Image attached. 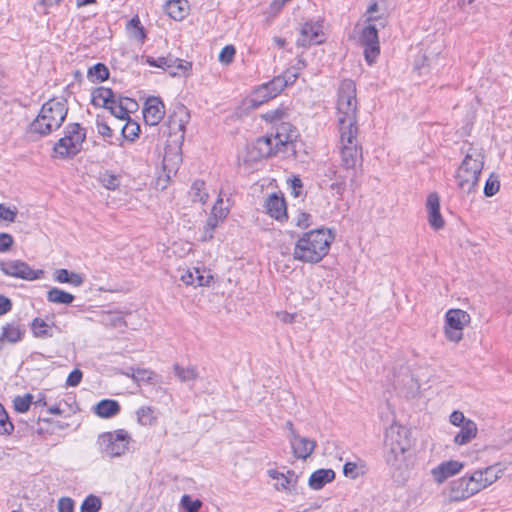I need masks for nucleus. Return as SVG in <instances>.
<instances>
[{"label":"nucleus","instance_id":"nucleus-1","mask_svg":"<svg viewBox=\"0 0 512 512\" xmlns=\"http://www.w3.org/2000/svg\"><path fill=\"white\" fill-rule=\"evenodd\" d=\"M334 238L333 232L327 228L306 232L296 242L293 258L302 263H319L328 254Z\"/></svg>","mask_w":512,"mask_h":512},{"label":"nucleus","instance_id":"nucleus-2","mask_svg":"<svg viewBox=\"0 0 512 512\" xmlns=\"http://www.w3.org/2000/svg\"><path fill=\"white\" fill-rule=\"evenodd\" d=\"M297 129L288 123H281L275 137L262 136L253 144L250 155L254 160L271 157L277 154L282 148L285 151L291 150L295 153V139L297 138Z\"/></svg>","mask_w":512,"mask_h":512},{"label":"nucleus","instance_id":"nucleus-3","mask_svg":"<svg viewBox=\"0 0 512 512\" xmlns=\"http://www.w3.org/2000/svg\"><path fill=\"white\" fill-rule=\"evenodd\" d=\"M341 147V166L351 172L350 187L354 191L359 187L356 165L362 161V148L358 145V128L339 129Z\"/></svg>","mask_w":512,"mask_h":512},{"label":"nucleus","instance_id":"nucleus-4","mask_svg":"<svg viewBox=\"0 0 512 512\" xmlns=\"http://www.w3.org/2000/svg\"><path fill=\"white\" fill-rule=\"evenodd\" d=\"M337 111L339 129L358 128L356 85L351 79H344L339 85Z\"/></svg>","mask_w":512,"mask_h":512},{"label":"nucleus","instance_id":"nucleus-5","mask_svg":"<svg viewBox=\"0 0 512 512\" xmlns=\"http://www.w3.org/2000/svg\"><path fill=\"white\" fill-rule=\"evenodd\" d=\"M86 139V129L79 123H69L64 129V136L53 146V158L73 159L82 150Z\"/></svg>","mask_w":512,"mask_h":512},{"label":"nucleus","instance_id":"nucleus-6","mask_svg":"<svg viewBox=\"0 0 512 512\" xmlns=\"http://www.w3.org/2000/svg\"><path fill=\"white\" fill-rule=\"evenodd\" d=\"M484 156L478 149L470 147L461 165L458 168L456 178L458 186L463 191L470 193L477 186L479 176L483 169Z\"/></svg>","mask_w":512,"mask_h":512},{"label":"nucleus","instance_id":"nucleus-7","mask_svg":"<svg viewBox=\"0 0 512 512\" xmlns=\"http://www.w3.org/2000/svg\"><path fill=\"white\" fill-rule=\"evenodd\" d=\"M130 436L123 429L114 432H106L99 436L98 445L100 451L107 457H119L128 450Z\"/></svg>","mask_w":512,"mask_h":512},{"label":"nucleus","instance_id":"nucleus-8","mask_svg":"<svg viewBox=\"0 0 512 512\" xmlns=\"http://www.w3.org/2000/svg\"><path fill=\"white\" fill-rule=\"evenodd\" d=\"M470 321V315L461 309H450L445 316V335L448 340L459 342L463 328Z\"/></svg>","mask_w":512,"mask_h":512},{"label":"nucleus","instance_id":"nucleus-9","mask_svg":"<svg viewBox=\"0 0 512 512\" xmlns=\"http://www.w3.org/2000/svg\"><path fill=\"white\" fill-rule=\"evenodd\" d=\"M0 270L7 276L27 281L41 279L44 276L43 270H34L22 260L1 261Z\"/></svg>","mask_w":512,"mask_h":512},{"label":"nucleus","instance_id":"nucleus-10","mask_svg":"<svg viewBox=\"0 0 512 512\" xmlns=\"http://www.w3.org/2000/svg\"><path fill=\"white\" fill-rule=\"evenodd\" d=\"M360 45L364 48L366 62L371 65L380 54L378 30L374 24L365 26L359 37Z\"/></svg>","mask_w":512,"mask_h":512},{"label":"nucleus","instance_id":"nucleus-11","mask_svg":"<svg viewBox=\"0 0 512 512\" xmlns=\"http://www.w3.org/2000/svg\"><path fill=\"white\" fill-rule=\"evenodd\" d=\"M411 432L405 426L393 424L385 433V443L388 447H393V453L406 452L411 446Z\"/></svg>","mask_w":512,"mask_h":512},{"label":"nucleus","instance_id":"nucleus-12","mask_svg":"<svg viewBox=\"0 0 512 512\" xmlns=\"http://www.w3.org/2000/svg\"><path fill=\"white\" fill-rule=\"evenodd\" d=\"M146 63L152 67L161 68L163 70H168L172 76H176L179 74V71L186 72L191 69V62H187L181 60L179 58H175L171 55L166 57H158L154 58L152 56L146 57Z\"/></svg>","mask_w":512,"mask_h":512},{"label":"nucleus","instance_id":"nucleus-13","mask_svg":"<svg viewBox=\"0 0 512 512\" xmlns=\"http://www.w3.org/2000/svg\"><path fill=\"white\" fill-rule=\"evenodd\" d=\"M301 36L297 40V45L308 47L312 44L323 42V26L319 21L305 22L300 30Z\"/></svg>","mask_w":512,"mask_h":512},{"label":"nucleus","instance_id":"nucleus-14","mask_svg":"<svg viewBox=\"0 0 512 512\" xmlns=\"http://www.w3.org/2000/svg\"><path fill=\"white\" fill-rule=\"evenodd\" d=\"M165 115V106L160 97L147 98L143 108V118L150 126L158 125Z\"/></svg>","mask_w":512,"mask_h":512},{"label":"nucleus","instance_id":"nucleus-15","mask_svg":"<svg viewBox=\"0 0 512 512\" xmlns=\"http://www.w3.org/2000/svg\"><path fill=\"white\" fill-rule=\"evenodd\" d=\"M57 120L58 119L53 118V116H47L46 113L40 111L34 121L29 125V132L40 136H47L62 126L58 124Z\"/></svg>","mask_w":512,"mask_h":512},{"label":"nucleus","instance_id":"nucleus-16","mask_svg":"<svg viewBox=\"0 0 512 512\" xmlns=\"http://www.w3.org/2000/svg\"><path fill=\"white\" fill-rule=\"evenodd\" d=\"M292 452L297 459H307L316 448V441L307 437L300 436L297 432H293V437L289 439Z\"/></svg>","mask_w":512,"mask_h":512},{"label":"nucleus","instance_id":"nucleus-17","mask_svg":"<svg viewBox=\"0 0 512 512\" xmlns=\"http://www.w3.org/2000/svg\"><path fill=\"white\" fill-rule=\"evenodd\" d=\"M267 214L277 221L288 218L286 201L282 195L273 193L268 196L264 204Z\"/></svg>","mask_w":512,"mask_h":512},{"label":"nucleus","instance_id":"nucleus-18","mask_svg":"<svg viewBox=\"0 0 512 512\" xmlns=\"http://www.w3.org/2000/svg\"><path fill=\"white\" fill-rule=\"evenodd\" d=\"M426 208L430 226L434 230L442 229L445 225V221L440 213V198L437 193L433 192L428 195Z\"/></svg>","mask_w":512,"mask_h":512},{"label":"nucleus","instance_id":"nucleus-19","mask_svg":"<svg viewBox=\"0 0 512 512\" xmlns=\"http://www.w3.org/2000/svg\"><path fill=\"white\" fill-rule=\"evenodd\" d=\"M41 112L58 119V124L62 125L68 114L67 101L64 98L50 99L42 105Z\"/></svg>","mask_w":512,"mask_h":512},{"label":"nucleus","instance_id":"nucleus-20","mask_svg":"<svg viewBox=\"0 0 512 512\" xmlns=\"http://www.w3.org/2000/svg\"><path fill=\"white\" fill-rule=\"evenodd\" d=\"M476 494V486L471 484L468 476H463L451 483V498L455 501L467 499Z\"/></svg>","mask_w":512,"mask_h":512},{"label":"nucleus","instance_id":"nucleus-21","mask_svg":"<svg viewBox=\"0 0 512 512\" xmlns=\"http://www.w3.org/2000/svg\"><path fill=\"white\" fill-rule=\"evenodd\" d=\"M462 467V463L458 461H446L432 469V475L436 482L443 483L449 477L457 474L462 469Z\"/></svg>","mask_w":512,"mask_h":512},{"label":"nucleus","instance_id":"nucleus-22","mask_svg":"<svg viewBox=\"0 0 512 512\" xmlns=\"http://www.w3.org/2000/svg\"><path fill=\"white\" fill-rule=\"evenodd\" d=\"M212 275L205 270H201L200 268H193V270H187L184 274L181 275V280L186 285L193 286H208Z\"/></svg>","mask_w":512,"mask_h":512},{"label":"nucleus","instance_id":"nucleus-23","mask_svg":"<svg viewBox=\"0 0 512 512\" xmlns=\"http://www.w3.org/2000/svg\"><path fill=\"white\" fill-rule=\"evenodd\" d=\"M269 476L276 480L275 487L277 490H291L297 483L298 476L294 471L288 470L286 474L277 470H269Z\"/></svg>","mask_w":512,"mask_h":512},{"label":"nucleus","instance_id":"nucleus-24","mask_svg":"<svg viewBox=\"0 0 512 512\" xmlns=\"http://www.w3.org/2000/svg\"><path fill=\"white\" fill-rule=\"evenodd\" d=\"M334 479L335 472L332 469H318L310 475L308 485L313 490H320Z\"/></svg>","mask_w":512,"mask_h":512},{"label":"nucleus","instance_id":"nucleus-25","mask_svg":"<svg viewBox=\"0 0 512 512\" xmlns=\"http://www.w3.org/2000/svg\"><path fill=\"white\" fill-rule=\"evenodd\" d=\"M91 103L95 107H102L108 109L113 104L115 94L111 88L98 87L92 91Z\"/></svg>","mask_w":512,"mask_h":512},{"label":"nucleus","instance_id":"nucleus-26","mask_svg":"<svg viewBox=\"0 0 512 512\" xmlns=\"http://www.w3.org/2000/svg\"><path fill=\"white\" fill-rule=\"evenodd\" d=\"M121 410L118 401L113 399H103L93 408L94 413L100 418H111L116 416Z\"/></svg>","mask_w":512,"mask_h":512},{"label":"nucleus","instance_id":"nucleus-27","mask_svg":"<svg viewBox=\"0 0 512 512\" xmlns=\"http://www.w3.org/2000/svg\"><path fill=\"white\" fill-rule=\"evenodd\" d=\"M165 11L172 19L181 21L189 14V3L186 0H169Z\"/></svg>","mask_w":512,"mask_h":512},{"label":"nucleus","instance_id":"nucleus-28","mask_svg":"<svg viewBox=\"0 0 512 512\" xmlns=\"http://www.w3.org/2000/svg\"><path fill=\"white\" fill-rule=\"evenodd\" d=\"M460 431L454 437V443L464 445L469 443L477 435V425L473 420H468L466 424L460 426Z\"/></svg>","mask_w":512,"mask_h":512},{"label":"nucleus","instance_id":"nucleus-29","mask_svg":"<svg viewBox=\"0 0 512 512\" xmlns=\"http://www.w3.org/2000/svg\"><path fill=\"white\" fill-rule=\"evenodd\" d=\"M54 280L59 283H68L74 287H79L84 283V278L81 274L61 268L54 272Z\"/></svg>","mask_w":512,"mask_h":512},{"label":"nucleus","instance_id":"nucleus-30","mask_svg":"<svg viewBox=\"0 0 512 512\" xmlns=\"http://www.w3.org/2000/svg\"><path fill=\"white\" fill-rule=\"evenodd\" d=\"M47 301L55 304L70 305L75 300V296L65 290L52 287L47 291Z\"/></svg>","mask_w":512,"mask_h":512},{"label":"nucleus","instance_id":"nucleus-31","mask_svg":"<svg viewBox=\"0 0 512 512\" xmlns=\"http://www.w3.org/2000/svg\"><path fill=\"white\" fill-rule=\"evenodd\" d=\"M23 333L18 324L7 323L2 327L0 342L16 343L22 339Z\"/></svg>","mask_w":512,"mask_h":512},{"label":"nucleus","instance_id":"nucleus-32","mask_svg":"<svg viewBox=\"0 0 512 512\" xmlns=\"http://www.w3.org/2000/svg\"><path fill=\"white\" fill-rule=\"evenodd\" d=\"M285 87L286 82H284L279 76H276L271 81L262 84L259 87V93H270L268 97L275 98L284 90Z\"/></svg>","mask_w":512,"mask_h":512},{"label":"nucleus","instance_id":"nucleus-33","mask_svg":"<svg viewBox=\"0 0 512 512\" xmlns=\"http://www.w3.org/2000/svg\"><path fill=\"white\" fill-rule=\"evenodd\" d=\"M110 72L107 66L103 63H97L90 67L87 72L88 79L93 82H103L109 78Z\"/></svg>","mask_w":512,"mask_h":512},{"label":"nucleus","instance_id":"nucleus-34","mask_svg":"<svg viewBox=\"0 0 512 512\" xmlns=\"http://www.w3.org/2000/svg\"><path fill=\"white\" fill-rule=\"evenodd\" d=\"M173 370L181 382L194 381L199 376L198 371L194 366L182 367L179 364H174Z\"/></svg>","mask_w":512,"mask_h":512},{"label":"nucleus","instance_id":"nucleus-35","mask_svg":"<svg viewBox=\"0 0 512 512\" xmlns=\"http://www.w3.org/2000/svg\"><path fill=\"white\" fill-rule=\"evenodd\" d=\"M31 330L36 338H51L53 336L50 332L49 325L41 318L33 319Z\"/></svg>","mask_w":512,"mask_h":512},{"label":"nucleus","instance_id":"nucleus-36","mask_svg":"<svg viewBox=\"0 0 512 512\" xmlns=\"http://www.w3.org/2000/svg\"><path fill=\"white\" fill-rule=\"evenodd\" d=\"M111 115L120 120H128L130 118V107H126L123 105V100H117L116 98L108 107Z\"/></svg>","mask_w":512,"mask_h":512},{"label":"nucleus","instance_id":"nucleus-37","mask_svg":"<svg viewBox=\"0 0 512 512\" xmlns=\"http://www.w3.org/2000/svg\"><path fill=\"white\" fill-rule=\"evenodd\" d=\"M102 508L100 497L90 494L82 502L80 512H99Z\"/></svg>","mask_w":512,"mask_h":512},{"label":"nucleus","instance_id":"nucleus-38","mask_svg":"<svg viewBox=\"0 0 512 512\" xmlns=\"http://www.w3.org/2000/svg\"><path fill=\"white\" fill-rule=\"evenodd\" d=\"M192 200L205 203L208 199V193L205 191V182L202 180H196L190 190Z\"/></svg>","mask_w":512,"mask_h":512},{"label":"nucleus","instance_id":"nucleus-39","mask_svg":"<svg viewBox=\"0 0 512 512\" xmlns=\"http://www.w3.org/2000/svg\"><path fill=\"white\" fill-rule=\"evenodd\" d=\"M140 133V126L131 118L126 120V124L121 129L122 136L129 141H134Z\"/></svg>","mask_w":512,"mask_h":512},{"label":"nucleus","instance_id":"nucleus-40","mask_svg":"<svg viewBox=\"0 0 512 512\" xmlns=\"http://www.w3.org/2000/svg\"><path fill=\"white\" fill-rule=\"evenodd\" d=\"M33 396L29 393L24 396H16L13 400L14 409L18 413H26L32 404Z\"/></svg>","mask_w":512,"mask_h":512},{"label":"nucleus","instance_id":"nucleus-41","mask_svg":"<svg viewBox=\"0 0 512 512\" xmlns=\"http://www.w3.org/2000/svg\"><path fill=\"white\" fill-rule=\"evenodd\" d=\"M13 431L14 425L10 421V418L4 406L0 403V434L10 435Z\"/></svg>","mask_w":512,"mask_h":512},{"label":"nucleus","instance_id":"nucleus-42","mask_svg":"<svg viewBox=\"0 0 512 512\" xmlns=\"http://www.w3.org/2000/svg\"><path fill=\"white\" fill-rule=\"evenodd\" d=\"M499 188H500L499 177L496 174L491 173L484 185V190H483L484 195L486 197H492L499 191Z\"/></svg>","mask_w":512,"mask_h":512},{"label":"nucleus","instance_id":"nucleus-43","mask_svg":"<svg viewBox=\"0 0 512 512\" xmlns=\"http://www.w3.org/2000/svg\"><path fill=\"white\" fill-rule=\"evenodd\" d=\"M100 181L102 185L109 190H115L120 185L118 176L109 171H105L103 174H101Z\"/></svg>","mask_w":512,"mask_h":512},{"label":"nucleus","instance_id":"nucleus-44","mask_svg":"<svg viewBox=\"0 0 512 512\" xmlns=\"http://www.w3.org/2000/svg\"><path fill=\"white\" fill-rule=\"evenodd\" d=\"M287 116V109L279 107L277 109L269 110L263 114L262 118L270 123H276L283 120Z\"/></svg>","mask_w":512,"mask_h":512},{"label":"nucleus","instance_id":"nucleus-45","mask_svg":"<svg viewBox=\"0 0 512 512\" xmlns=\"http://www.w3.org/2000/svg\"><path fill=\"white\" fill-rule=\"evenodd\" d=\"M181 505L185 512H199L202 503L200 500H192L189 495H183L181 498Z\"/></svg>","mask_w":512,"mask_h":512},{"label":"nucleus","instance_id":"nucleus-46","mask_svg":"<svg viewBox=\"0 0 512 512\" xmlns=\"http://www.w3.org/2000/svg\"><path fill=\"white\" fill-rule=\"evenodd\" d=\"M137 420L141 425H152L154 417L150 407H141L137 410Z\"/></svg>","mask_w":512,"mask_h":512},{"label":"nucleus","instance_id":"nucleus-47","mask_svg":"<svg viewBox=\"0 0 512 512\" xmlns=\"http://www.w3.org/2000/svg\"><path fill=\"white\" fill-rule=\"evenodd\" d=\"M471 484L476 486V493L481 491L482 489L488 487V484L486 483L485 476L483 475L482 470H477L473 472L470 476H468Z\"/></svg>","mask_w":512,"mask_h":512},{"label":"nucleus","instance_id":"nucleus-48","mask_svg":"<svg viewBox=\"0 0 512 512\" xmlns=\"http://www.w3.org/2000/svg\"><path fill=\"white\" fill-rule=\"evenodd\" d=\"M405 452H396L393 453V447H389V450L386 452V462L391 467L398 468L400 463L404 460L403 455Z\"/></svg>","mask_w":512,"mask_h":512},{"label":"nucleus","instance_id":"nucleus-49","mask_svg":"<svg viewBox=\"0 0 512 512\" xmlns=\"http://www.w3.org/2000/svg\"><path fill=\"white\" fill-rule=\"evenodd\" d=\"M482 471L488 486L493 484L500 477L499 474L502 473V470L499 468V465L489 466Z\"/></svg>","mask_w":512,"mask_h":512},{"label":"nucleus","instance_id":"nucleus-50","mask_svg":"<svg viewBox=\"0 0 512 512\" xmlns=\"http://www.w3.org/2000/svg\"><path fill=\"white\" fill-rule=\"evenodd\" d=\"M236 54V49L233 45H226L222 48L219 54V61L223 64H230Z\"/></svg>","mask_w":512,"mask_h":512},{"label":"nucleus","instance_id":"nucleus-51","mask_svg":"<svg viewBox=\"0 0 512 512\" xmlns=\"http://www.w3.org/2000/svg\"><path fill=\"white\" fill-rule=\"evenodd\" d=\"M154 375L155 373L151 370L138 368L133 370L131 376L136 382H150L152 381Z\"/></svg>","mask_w":512,"mask_h":512},{"label":"nucleus","instance_id":"nucleus-52","mask_svg":"<svg viewBox=\"0 0 512 512\" xmlns=\"http://www.w3.org/2000/svg\"><path fill=\"white\" fill-rule=\"evenodd\" d=\"M130 27L135 29V33H134L135 38L142 40V41L146 38L144 27L141 25V22H140V19L138 16H134L128 22V28H130Z\"/></svg>","mask_w":512,"mask_h":512},{"label":"nucleus","instance_id":"nucleus-53","mask_svg":"<svg viewBox=\"0 0 512 512\" xmlns=\"http://www.w3.org/2000/svg\"><path fill=\"white\" fill-rule=\"evenodd\" d=\"M222 205H223V200L221 198H218V200L212 207L211 214H210L212 216H215L220 221H223L228 215V209L224 208Z\"/></svg>","mask_w":512,"mask_h":512},{"label":"nucleus","instance_id":"nucleus-54","mask_svg":"<svg viewBox=\"0 0 512 512\" xmlns=\"http://www.w3.org/2000/svg\"><path fill=\"white\" fill-rule=\"evenodd\" d=\"M96 126L98 133L105 137V138H111L113 136V130L110 128V126L104 121L103 118H101L99 115L96 119Z\"/></svg>","mask_w":512,"mask_h":512},{"label":"nucleus","instance_id":"nucleus-55","mask_svg":"<svg viewBox=\"0 0 512 512\" xmlns=\"http://www.w3.org/2000/svg\"><path fill=\"white\" fill-rule=\"evenodd\" d=\"M269 94L270 93H264V92L259 93V88H257L250 99L251 106L253 108H257L264 102H267L268 100L272 99L273 97H268Z\"/></svg>","mask_w":512,"mask_h":512},{"label":"nucleus","instance_id":"nucleus-56","mask_svg":"<svg viewBox=\"0 0 512 512\" xmlns=\"http://www.w3.org/2000/svg\"><path fill=\"white\" fill-rule=\"evenodd\" d=\"M17 216V209H11L4 204H0V220L14 222Z\"/></svg>","mask_w":512,"mask_h":512},{"label":"nucleus","instance_id":"nucleus-57","mask_svg":"<svg viewBox=\"0 0 512 512\" xmlns=\"http://www.w3.org/2000/svg\"><path fill=\"white\" fill-rule=\"evenodd\" d=\"M83 377V373L79 369L71 371L66 379V385L69 387H76L80 384Z\"/></svg>","mask_w":512,"mask_h":512},{"label":"nucleus","instance_id":"nucleus-58","mask_svg":"<svg viewBox=\"0 0 512 512\" xmlns=\"http://www.w3.org/2000/svg\"><path fill=\"white\" fill-rule=\"evenodd\" d=\"M295 224L301 229H306L312 224V216L309 213L300 212L296 217Z\"/></svg>","mask_w":512,"mask_h":512},{"label":"nucleus","instance_id":"nucleus-59","mask_svg":"<svg viewBox=\"0 0 512 512\" xmlns=\"http://www.w3.org/2000/svg\"><path fill=\"white\" fill-rule=\"evenodd\" d=\"M75 503L70 497H62L58 501V512H74Z\"/></svg>","mask_w":512,"mask_h":512},{"label":"nucleus","instance_id":"nucleus-60","mask_svg":"<svg viewBox=\"0 0 512 512\" xmlns=\"http://www.w3.org/2000/svg\"><path fill=\"white\" fill-rule=\"evenodd\" d=\"M14 244L13 237L8 233H0V253L7 252Z\"/></svg>","mask_w":512,"mask_h":512},{"label":"nucleus","instance_id":"nucleus-61","mask_svg":"<svg viewBox=\"0 0 512 512\" xmlns=\"http://www.w3.org/2000/svg\"><path fill=\"white\" fill-rule=\"evenodd\" d=\"M280 78H282V80L284 82H286V87L289 86V85H293L295 83V81L298 79L299 77V72H297L296 70H294V68L292 67L291 69H287L283 75H280L279 76Z\"/></svg>","mask_w":512,"mask_h":512},{"label":"nucleus","instance_id":"nucleus-62","mask_svg":"<svg viewBox=\"0 0 512 512\" xmlns=\"http://www.w3.org/2000/svg\"><path fill=\"white\" fill-rule=\"evenodd\" d=\"M469 419H467L464 414L461 412V411H453L450 415V422L451 424H453L454 426H462L464 424H466V422L468 421Z\"/></svg>","mask_w":512,"mask_h":512},{"label":"nucleus","instance_id":"nucleus-63","mask_svg":"<svg viewBox=\"0 0 512 512\" xmlns=\"http://www.w3.org/2000/svg\"><path fill=\"white\" fill-rule=\"evenodd\" d=\"M343 473L346 477L356 479L358 477L357 465L353 462H347L343 466Z\"/></svg>","mask_w":512,"mask_h":512},{"label":"nucleus","instance_id":"nucleus-64","mask_svg":"<svg viewBox=\"0 0 512 512\" xmlns=\"http://www.w3.org/2000/svg\"><path fill=\"white\" fill-rule=\"evenodd\" d=\"M290 186H291V189H292L291 194L294 197H299L300 194H301V189L303 187L302 180L298 176H294L290 180Z\"/></svg>","mask_w":512,"mask_h":512}]
</instances>
